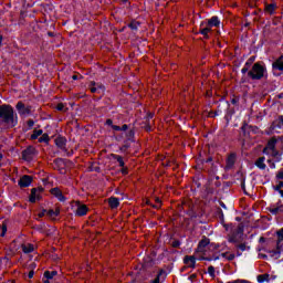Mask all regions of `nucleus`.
Returning <instances> with one entry per match:
<instances>
[{
    "label": "nucleus",
    "instance_id": "a18cd8bd",
    "mask_svg": "<svg viewBox=\"0 0 283 283\" xmlns=\"http://www.w3.org/2000/svg\"><path fill=\"white\" fill-rule=\"evenodd\" d=\"M128 127H129V126H127V124H124L120 129H122L123 132H127Z\"/></svg>",
    "mask_w": 283,
    "mask_h": 283
},
{
    "label": "nucleus",
    "instance_id": "ea45409f",
    "mask_svg": "<svg viewBox=\"0 0 283 283\" xmlns=\"http://www.w3.org/2000/svg\"><path fill=\"white\" fill-rule=\"evenodd\" d=\"M238 249H240L241 251H247V244L240 243V244L238 245Z\"/></svg>",
    "mask_w": 283,
    "mask_h": 283
},
{
    "label": "nucleus",
    "instance_id": "393cba45",
    "mask_svg": "<svg viewBox=\"0 0 283 283\" xmlns=\"http://www.w3.org/2000/svg\"><path fill=\"white\" fill-rule=\"evenodd\" d=\"M270 213H273V216H277V213L283 211V206H280L277 208H269Z\"/></svg>",
    "mask_w": 283,
    "mask_h": 283
},
{
    "label": "nucleus",
    "instance_id": "79ce46f5",
    "mask_svg": "<svg viewBox=\"0 0 283 283\" xmlns=\"http://www.w3.org/2000/svg\"><path fill=\"white\" fill-rule=\"evenodd\" d=\"M28 127H34V122L32 119H29L27 122Z\"/></svg>",
    "mask_w": 283,
    "mask_h": 283
},
{
    "label": "nucleus",
    "instance_id": "37998d69",
    "mask_svg": "<svg viewBox=\"0 0 283 283\" xmlns=\"http://www.w3.org/2000/svg\"><path fill=\"white\" fill-rule=\"evenodd\" d=\"M28 277H29L30 280H32V277H34V272H33V270H31V271L29 272Z\"/></svg>",
    "mask_w": 283,
    "mask_h": 283
},
{
    "label": "nucleus",
    "instance_id": "052dcab7",
    "mask_svg": "<svg viewBox=\"0 0 283 283\" xmlns=\"http://www.w3.org/2000/svg\"><path fill=\"white\" fill-rule=\"evenodd\" d=\"M155 209H160V205H155V206H153Z\"/></svg>",
    "mask_w": 283,
    "mask_h": 283
},
{
    "label": "nucleus",
    "instance_id": "f257e3e1",
    "mask_svg": "<svg viewBox=\"0 0 283 283\" xmlns=\"http://www.w3.org/2000/svg\"><path fill=\"white\" fill-rule=\"evenodd\" d=\"M19 123L14 108L8 104L0 106V129H12Z\"/></svg>",
    "mask_w": 283,
    "mask_h": 283
},
{
    "label": "nucleus",
    "instance_id": "69168bd1",
    "mask_svg": "<svg viewBox=\"0 0 283 283\" xmlns=\"http://www.w3.org/2000/svg\"><path fill=\"white\" fill-rule=\"evenodd\" d=\"M195 277H197V275H196V274H192V275L190 276V280H195Z\"/></svg>",
    "mask_w": 283,
    "mask_h": 283
},
{
    "label": "nucleus",
    "instance_id": "de8ad7c7",
    "mask_svg": "<svg viewBox=\"0 0 283 283\" xmlns=\"http://www.w3.org/2000/svg\"><path fill=\"white\" fill-rule=\"evenodd\" d=\"M153 283H160V275H158L154 281Z\"/></svg>",
    "mask_w": 283,
    "mask_h": 283
},
{
    "label": "nucleus",
    "instance_id": "13d9d810",
    "mask_svg": "<svg viewBox=\"0 0 283 283\" xmlns=\"http://www.w3.org/2000/svg\"><path fill=\"white\" fill-rule=\"evenodd\" d=\"M112 123H113L112 119L106 120V125H112Z\"/></svg>",
    "mask_w": 283,
    "mask_h": 283
},
{
    "label": "nucleus",
    "instance_id": "f3484780",
    "mask_svg": "<svg viewBox=\"0 0 283 283\" xmlns=\"http://www.w3.org/2000/svg\"><path fill=\"white\" fill-rule=\"evenodd\" d=\"M55 145L60 148V149H65V138L63 137H57L55 139Z\"/></svg>",
    "mask_w": 283,
    "mask_h": 283
},
{
    "label": "nucleus",
    "instance_id": "1a4fd4ad",
    "mask_svg": "<svg viewBox=\"0 0 283 283\" xmlns=\"http://www.w3.org/2000/svg\"><path fill=\"white\" fill-rule=\"evenodd\" d=\"M36 200H41V193H39V189L33 188L31 190V195L29 197V202L34 203V202H36Z\"/></svg>",
    "mask_w": 283,
    "mask_h": 283
},
{
    "label": "nucleus",
    "instance_id": "4be33fe9",
    "mask_svg": "<svg viewBox=\"0 0 283 283\" xmlns=\"http://www.w3.org/2000/svg\"><path fill=\"white\" fill-rule=\"evenodd\" d=\"M276 8H277V6H275V3L266 4L265 12H269V14H273V12H275Z\"/></svg>",
    "mask_w": 283,
    "mask_h": 283
},
{
    "label": "nucleus",
    "instance_id": "a19ab883",
    "mask_svg": "<svg viewBox=\"0 0 283 283\" xmlns=\"http://www.w3.org/2000/svg\"><path fill=\"white\" fill-rule=\"evenodd\" d=\"M46 213H48L49 218L56 217L54 210H49Z\"/></svg>",
    "mask_w": 283,
    "mask_h": 283
},
{
    "label": "nucleus",
    "instance_id": "f704fd0d",
    "mask_svg": "<svg viewBox=\"0 0 283 283\" xmlns=\"http://www.w3.org/2000/svg\"><path fill=\"white\" fill-rule=\"evenodd\" d=\"M90 86H91L92 94H96V82L92 81Z\"/></svg>",
    "mask_w": 283,
    "mask_h": 283
},
{
    "label": "nucleus",
    "instance_id": "4468645a",
    "mask_svg": "<svg viewBox=\"0 0 283 283\" xmlns=\"http://www.w3.org/2000/svg\"><path fill=\"white\" fill-rule=\"evenodd\" d=\"M108 205H109L111 209H117V207L120 205V202L118 201V198L112 197L108 199Z\"/></svg>",
    "mask_w": 283,
    "mask_h": 283
},
{
    "label": "nucleus",
    "instance_id": "7ed1b4c3",
    "mask_svg": "<svg viewBox=\"0 0 283 283\" xmlns=\"http://www.w3.org/2000/svg\"><path fill=\"white\" fill-rule=\"evenodd\" d=\"M35 149L32 146H29L27 149L22 151V160H27V163H30V160H33Z\"/></svg>",
    "mask_w": 283,
    "mask_h": 283
},
{
    "label": "nucleus",
    "instance_id": "3c124183",
    "mask_svg": "<svg viewBox=\"0 0 283 283\" xmlns=\"http://www.w3.org/2000/svg\"><path fill=\"white\" fill-rule=\"evenodd\" d=\"M134 136V130L128 132V138H132Z\"/></svg>",
    "mask_w": 283,
    "mask_h": 283
},
{
    "label": "nucleus",
    "instance_id": "cd10ccee",
    "mask_svg": "<svg viewBox=\"0 0 283 283\" xmlns=\"http://www.w3.org/2000/svg\"><path fill=\"white\" fill-rule=\"evenodd\" d=\"M209 32H211V28L209 27L200 30V34H202L205 39H209Z\"/></svg>",
    "mask_w": 283,
    "mask_h": 283
},
{
    "label": "nucleus",
    "instance_id": "a211bd4d",
    "mask_svg": "<svg viewBox=\"0 0 283 283\" xmlns=\"http://www.w3.org/2000/svg\"><path fill=\"white\" fill-rule=\"evenodd\" d=\"M208 25L211 28L212 25H214V28H218L220 25V20H218V17H212L209 21H208Z\"/></svg>",
    "mask_w": 283,
    "mask_h": 283
},
{
    "label": "nucleus",
    "instance_id": "338daca9",
    "mask_svg": "<svg viewBox=\"0 0 283 283\" xmlns=\"http://www.w3.org/2000/svg\"><path fill=\"white\" fill-rule=\"evenodd\" d=\"M44 283H50V279H46V280L44 281Z\"/></svg>",
    "mask_w": 283,
    "mask_h": 283
},
{
    "label": "nucleus",
    "instance_id": "bb28decb",
    "mask_svg": "<svg viewBox=\"0 0 283 283\" xmlns=\"http://www.w3.org/2000/svg\"><path fill=\"white\" fill-rule=\"evenodd\" d=\"M43 135V130L39 129V130H34L33 134L31 135V140H36V138H39V136Z\"/></svg>",
    "mask_w": 283,
    "mask_h": 283
},
{
    "label": "nucleus",
    "instance_id": "49530a36",
    "mask_svg": "<svg viewBox=\"0 0 283 283\" xmlns=\"http://www.w3.org/2000/svg\"><path fill=\"white\" fill-rule=\"evenodd\" d=\"M46 211H48V210H43L42 212H40V213L38 214L39 218H43V216H45Z\"/></svg>",
    "mask_w": 283,
    "mask_h": 283
},
{
    "label": "nucleus",
    "instance_id": "bf43d9fd",
    "mask_svg": "<svg viewBox=\"0 0 283 283\" xmlns=\"http://www.w3.org/2000/svg\"><path fill=\"white\" fill-rule=\"evenodd\" d=\"M155 201H156L157 205H159V207H160V199H159V198H156Z\"/></svg>",
    "mask_w": 283,
    "mask_h": 283
},
{
    "label": "nucleus",
    "instance_id": "6e6d98bb",
    "mask_svg": "<svg viewBox=\"0 0 283 283\" xmlns=\"http://www.w3.org/2000/svg\"><path fill=\"white\" fill-rule=\"evenodd\" d=\"M72 78L73 81H78V75H73Z\"/></svg>",
    "mask_w": 283,
    "mask_h": 283
},
{
    "label": "nucleus",
    "instance_id": "6ab92c4d",
    "mask_svg": "<svg viewBox=\"0 0 283 283\" xmlns=\"http://www.w3.org/2000/svg\"><path fill=\"white\" fill-rule=\"evenodd\" d=\"M22 251L23 253H32L34 251V245L28 243V244H22Z\"/></svg>",
    "mask_w": 283,
    "mask_h": 283
},
{
    "label": "nucleus",
    "instance_id": "9b49d317",
    "mask_svg": "<svg viewBox=\"0 0 283 283\" xmlns=\"http://www.w3.org/2000/svg\"><path fill=\"white\" fill-rule=\"evenodd\" d=\"M185 264H187L190 269H196V258L186 255L184 259Z\"/></svg>",
    "mask_w": 283,
    "mask_h": 283
},
{
    "label": "nucleus",
    "instance_id": "c9c22d12",
    "mask_svg": "<svg viewBox=\"0 0 283 283\" xmlns=\"http://www.w3.org/2000/svg\"><path fill=\"white\" fill-rule=\"evenodd\" d=\"M171 247L174 249H178V247H180V241H178V240L172 241Z\"/></svg>",
    "mask_w": 283,
    "mask_h": 283
},
{
    "label": "nucleus",
    "instance_id": "7c9ffc66",
    "mask_svg": "<svg viewBox=\"0 0 283 283\" xmlns=\"http://www.w3.org/2000/svg\"><path fill=\"white\" fill-rule=\"evenodd\" d=\"M258 282H269V274H261L258 276Z\"/></svg>",
    "mask_w": 283,
    "mask_h": 283
},
{
    "label": "nucleus",
    "instance_id": "39448f33",
    "mask_svg": "<svg viewBox=\"0 0 283 283\" xmlns=\"http://www.w3.org/2000/svg\"><path fill=\"white\" fill-rule=\"evenodd\" d=\"M32 180H33L32 176L24 175L20 178L18 185L23 189L25 187H30V185H32Z\"/></svg>",
    "mask_w": 283,
    "mask_h": 283
},
{
    "label": "nucleus",
    "instance_id": "ddd939ff",
    "mask_svg": "<svg viewBox=\"0 0 283 283\" xmlns=\"http://www.w3.org/2000/svg\"><path fill=\"white\" fill-rule=\"evenodd\" d=\"M273 70H279L282 72L283 70V56H280L275 62L272 64Z\"/></svg>",
    "mask_w": 283,
    "mask_h": 283
},
{
    "label": "nucleus",
    "instance_id": "0e129e2a",
    "mask_svg": "<svg viewBox=\"0 0 283 283\" xmlns=\"http://www.w3.org/2000/svg\"><path fill=\"white\" fill-rule=\"evenodd\" d=\"M49 36H54V32H48Z\"/></svg>",
    "mask_w": 283,
    "mask_h": 283
},
{
    "label": "nucleus",
    "instance_id": "412c9836",
    "mask_svg": "<svg viewBox=\"0 0 283 283\" xmlns=\"http://www.w3.org/2000/svg\"><path fill=\"white\" fill-rule=\"evenodd\" d=\"M256 167H259V169H266V165L264 164V157H260L256 161H255Z\"/></svg>",
    "mask_w": 283,
    "mask_h": 283
},
{
    "label": "nucleus",
    "instance_id": "8fccbe9b",
    "mask_svg": "<svg viewBox=\"0 0 283 283\" xmlns=\"http://www.w3.org/2000/svg\"><path fill=\"white\" fill-rule=\"evenodd\" d=\"M247 72H249V67L244 66V67L242 69V74H247Z\"/></svg>",
    "mask_w": 283,
    "mask_h": 283
},
{
    "label": "nucleus",
    "instance_id": "58836bf2",
    "mask_svg": "<svg viewBox=\"0 0 283 283\" xmlns=\"http://www.w3.org/2000/svg\"><path fill=\"white\" fill-rule=\"evenodd\" d=\"M144 129L146 130V132H150L151 130V123H147L145 126H144Z\"/></svg>",
    "mask_w": 283,
    "mask_h": 283
},
{
    "label": "nucleus",
    "instance_id": "b1692460",
    "mask_svg": "<svg viewBox=\"0 0 283 283\" xmlns=\"http://www.w3.org/2000/svg\"><path fill=\"white\" fill-rule=\"evenodd\" d=\"M59 272L56 271H45L44 272V277H46V280H52L53 277H55V275H57Z\"/></svg>",
    "mask_w": 283,
    "mask_h": 283
},
{
    "label": "nucleus",
    "instance_id": "5fc2aeb1",
    "mask_svg": "<svg viewBox=\"0 0 283 283\" xmlns=\"http://www.w3.org/2000/svg\"><path fill=\"white\" fill-rule=\"evenodd\" d=\"M147 118H154V113H148Z\"/></svg>",
    "mask_w": 283,
    "mask_h": 283
},
{
    "label": "nucleus",
    "instance_id": "72a5a7b5",
    "mask_svg": "<svg viewBox=\"0 0 283 283\" xmlns=\"http://www.w3.org/2000/svg\"><path fill=\"white\" fill-rule=\"evenodd\" d=\"M40 143H49L50 142V136H48V134H43L41 137H40Z\"/></svg>",
    "mask_w": 283,
    "mask_h": 283
},
{
    "label": "nucleus",
    "instance_id": "473e14b6",
    "mask_svg": "<svg viewBox=\"0 0 283 283\" xmlns=\"http://www.w3.org/2000/svg\"><path fill=\"white\" fill-rule=\"evenodd\" d=\"M57 112H67V108H65V105L63 103H59L56 105Z\"/></svg>",
    "mask_w": 283,
    "mask_h": 283
},
{
    "label": "nucleus",
    "instance_id": "5701e85b",
    "mask_svg": "<svg viewBox=\"0 0 283 283\" xmlns=\"http://www.w3.org/2000/svg\"><path fill=\"white\" fill-rule=\"evenodd\" d=\"M111 156L114 158V160H117V163L119 164V167H125V161L119 155L112 154Z\"/></svg>",
    "mask_w": 283,
    "mask_h": 283
},
{
    "label": "nucleus",
    "instance_id": "4d7b16f0",
    "mask_svg": "<svg viewBox=\"0 0 283 283\" xmlns=\"http://www.w3.org/2000/svg\"><path fill=\"white\" fill-rule=\"evenodd\" d=\"M260 242H266V239L264 237H261Z\"/></svg>",
    "mask_w": 283,
    "mask_h": 283
},
{
    "label": "nucleus",
    "instance_id": "680f3d73",
    "mask_svg": "<svg viewBox=\"0 0 283 283\" xmlns=\"http://www.w3.org/2000/svg\"><path fill=\"white\" fill-rule=\"evenodd\" d=\"M122 172H123V174H127V168H123V169H122Z\"/></svg>",
    "mask_w": 283,
    "mask_h": 283
},
{
    "label": "nucleus",
    "instance_id": "e433bc0d",
    "mask_svg": "<svg viewBox=\"0 0 283 283\" xmlns=\"http://www.w3.org/2000/svg\"><path fill=\"white\" fill-rule=\"evenodd\" d=\"M270 151H272V156L274 158H277L280 156V151H277L275 148L274 149H271Z\"/></svg>",
    "mask_w": 283,
    "mask_h": 283
},
{
    "label": "nucleus",
    "instance_id": "603ef678",
    "mask_svg": "<svg viewBox=\"0 0 283 283\" xmlns=\"http://www.w3.org/2000/svg\"><path fill=\"white\" fill-rule=\"evenodd\" d=\"M55 217L59 216L61 213V209L56 208V210L54 211Z\"/></svg>",
    "mask_w": 283,
    "mask_h": 283
},
{
    "label": "nucleus",
    "instance_id": "e2e57ef3",
    "mask_svg": "<svg viewBox=\"0 0 283 283\" xmlns=\"http://www.w3.org/2000/svg\"><path fill=\"white\" fill-rule=\"evenodd\" d=\"M249 128H251V126H243L242 127L243 132H244V129H249Z\"/></svg>",
    "mask_w": 283,
    "mask_h": 283
},
{
    "label": "nucleus",
    "instance_id": "774afa93",
    "mask_svg": "<svg viewBox=\"0 0 283 283\" xmlns=\"http://www.w3.org/2000/svg\"><path fill=\"white\" fill-rule=\"evenodd\" d=\"M280 191V193H281V196H282V198H283V190H279Z\"/></svg>",
    "mask_w": 283,
    "mask_h": 283
},
{
    "label": "nucleus",
    "instance_id": "f8f14e48",
    "mask_svg": "<svg viewBox=\"0 0 283 283\" xmlns=\"http://www.w3.org/2000/svg\"><path fill=\"white\" fill-rule=\"evenodd\" d=\"M235 165V154H230L227 158L226 169H231Z\"/></svg>",
    "mask_w": 283,
    "mask_h": 283
},
{
    "label": "nucleus",
    "instance_id": "dca6fc26",
    "mask_svg": "<svg viewBox=\"0 0 283 283\" xmlns=\"http://www.w3.org/2000/svg\"><path fill=\"white\" fill-rule=\"evenodd\" d=\"M277 143V139L275 137H272L266 147L264 148V151H266V149H275V145Z\"/></svg>",
    "mask_w": 283,
    "mask_h": 283
},
{
    "label": "nucleus",
    "instance_id": "2f4dec72",
    "mask_svg": "<svg viewBox=\"0 0 283 283\" xmlns=\"http://www.w3.org/2000/svg\"><path fill=\"white\" fill-rule=\"evenodd\" d=\"M208 273L211 277H216V268H213V265H210L208 268Z\"/></svg>",
    "mask_w": 283,
    "mask_h": 283
},
{
    "label": "nucleus",
    "instance_id": "9d476101",
    "mask_svg": "<svg viewBox=\"0 0 283 283\" xmlns=\"http://www.w3.org/2000/svg\"><path fill=\"white\" fill-rule=\"evenodd\" d=\"M52 196H55L56 199H59L61 202H65V196H63V192L59 188H52L51 190Z\"/></svg>",
    "mask_w": 283,
    "mask_h": 283
},
{
    "label": "nucleus",
    "instance_id": "aec40b11",
    "mask_svg": "<svg viewBox=\"0 0 283 283\" xmlns=\"http://www.w3.org/2000/svg\"><path fill=\"white\" fill-rule=\"evenodd\" d=\"M283 125V116H280L277 120L273 122L271 129H275L276 127H282Z\"/></svg>",
    "mask_w": 283,
    "mask_h": 283
},
{
    "label": "nucleus",
    "instance_id": "4c0bfd02",
    "mask_svg": "<svg viewBox=\"0 0 283 283\" xmlns=\"http://www.w3.org/2000/svg\"><path fill=\"white\" fill-rule=\"evenodd\" d=\"M283 188V181H280L279 185L274 187L275 191H281L280 189Z\"/></svg>",
    "mask_w": 283,
    "mask_h": 283
},
{
    "label": "nucleus",
    "instance_id": "2eb2a0df",
    "mask_svg": "<svg viewBox=\"0 0 283 283\" xmlns=\"http://www.w3.org/2000/svg\"><path fill=\"white\" fill-rule=\"evenodd\" d=\"M209 244V239L203 238L198 245L199 253H202L205 251V248Z\"/></svg>",
    "mask_w": 283,
    "mask_h": 283
},
{
    "label": "nucleus",
    "instance_id": "6e6552de",
    "mask_svg": "<svg viewBox=\"0 0 283 283\" xmlns=\"http://www.w3.org/2000/svg\"><path fill=\"white\" fill-rule=\"evenodd\" d=\"M15 108L18 109L19 114H22V115L30 114L32 109V107L30 106L25 107V104H23V102H19Z\"/></svg>",
    "mask_w": 283,
    "mask_h": 283
},
{
    "label": "nucleus",
    "instance_id": "f03ea898",
    "mask_svg": "<svg viewBox=\"0 0 283 283\" xmlns=\"http://www.w3.org/2000/svg\"><path fill=\"white\" fill-rule=\"evenodd\" d=\"M248 76H250L252 81L264 78V66L260 65V63H255L252 66V70L248 72Z\"/></svg>",
    "mask_w": 283,
    "mask_h": 283
},
{
    "label": "nucleus",
    "instance_id": "20e7f679",
    "mask_svg": "<svg viewBox=\"0 0 283 283\" xmlns=\"http://www.w3.org/2000/svg\"><path fill=\"white\" fill-rule=\"evenodd\" d=\"M75 207H77L75 214L78 217H83L87 214L88 208L87 206L81 203V201H74Z\"/></svg>",
    "mask_w": 283,
    "mask_h": 283
},
{
    "label": "nucleus",
    "instance_id": "c85d7f7f",
    "mask_svg": "<svg viewBox=\"0 0 283 283\" xmlns=\"http://www.w3.org/2000/svg\"><path fill=\"white\" fill-rule=\"evenodd\" d=\"M1 238L6 237V233H8V223L6 221H3L2 226H1Z\"/></svg>",
    "mask_w": 283,
    "mask_h": 283
},
{
    "label": "nucleus",
    "instance_id": "864d4df0",
    "mask_svg": "<svg viewBox=\"0 0 283 283\" xmlns=\"http://www.w3.org/2000/svg\"><path fill=\"white\" fill-rule=\"evenodd\" d=\"M38 189V193H43V187L35 188Z\"/></svg>",
    "mask_w": 283,
    "mask_h": 283
},
{
    "label": "nucleus",
    "instance_id": "a878e982",
    "mask_svg": "<svg viewBox=\"0 0 283 283\" xmlns=\"http://www.w3.org/2000/svg\"><path fill=\"white\" fill-rule=\"evenodd\" d=\"M138 25H140V22L132 21V22L128 24V28H130V30H133V32H136V31L138 30Z\"/></svg>",
    "mask_w": 283,
    "mask_h": 283
},
{
    "label": "nucleus",
    "instance_id": "09e8293b",
    "mask_svg": "<svg viewBox=\"0 0 283 283\" xmlns=\"http://www.w3.org/2000/svg\"><path fill=\"white\" fill-rule=\"evenodd\" d=\"M208 116H209L210 118H216V113L210 112Z\"/></svg>",
    "mask_w": 283,
    "mask_h": 283
},
{
    "label": "nucleus",
    "instance_id": "c03bdc74",
    "mask_svg": "<svg viewBox=\"0 0 283 283\" xmlns=\"http://www.w3.org/2000/svg\"><path fill=\"white\" fill-rule=\"evenodd\" d=\"M112 128H113L115 132H120V126L113 125Z\"/></svg>",
    "mask_w": 283,
    "mask_h": 283
},
{
    "label": "nucleus",
    "instance_id": "c756f323",
    "mask_svg": "<svg viewBox=\"0 0 283 283\" xmlns=\"http://www.w3.org/2000/svg\"><path fill=\"white\" fill-rule=\"evenodd\" d=\"M221 255H222V258H226V260H229V261L235 260V254H231L229 252H224Z\"/></svg>",
    "mask_w": 283,
    "mask_h": 283
},
{
    "label": "nucleus",
    "instance_id": "423d86ee",
    "mask_svg": "<svg viewBox=\"0 0 283 283\" xmlns=\"http://www.w3.org/2000/svg\"><path fill=\"white\" fill-rule=\"evenodd\" d=\"M242 233H244V227H242V224H239L238 228H237V232L233 233L229 238V242H233V243L240 242V240L238 239V235H242Z\"/></svg>",
    "mask_w": 283,
    "mask_h": 283
},
{
    "label": "nucleus",
    "instance_id": "0eeeda50",
    "mask_svg": "<svg viewBox=\"0 0 283 283\" xmlns=\"http://www.w3.org/2000/svg\"><path fill=\"white\" fill-rule=\"evenodd\" d=\"M276 251L275 253H280V251H282V247H283V228L280 229L279 231H276Z\"/></svg>",
    "mask_w": 283,
    "mask_h": 283
}]
</instances>
